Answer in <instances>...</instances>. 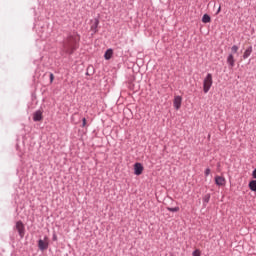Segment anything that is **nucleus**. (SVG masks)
<instances>
[{"label": "nucleus", "instance_id": "f257e3e1", "mask_svg": "<svg viewBox=\"0 0 256 256\" xmlns=\"http://www.w3.org/2000/svg\"><path fill=\"white\" fill-rule=\"evenodd\" d=\"M62 47L64 53H66L67 55H73L76 49H79V39H77V35L68 34V36L62 43Z\"/></svg>", "mask_w": 256, "mask_h": 256}, {"label": "nucleus", "instance_id": "f03ea898", "mask_svg": "<svg viewBox=\"0 0 256 256\" xmlns=\"http://www.w3.org/2000/svg\"><path fill=\"white\" fill-rule=\"evenodd\" d=\"M211 87H213V74L208 73L203 81V91L204 93H209Z\"/></svg>", "mask_w": 256, "mask_h": 256}, {"label": "nucleus", "instance_id": "7ed1b4c3", "mask_svg": "<svg viewBox=\"0 0 256 256\" xmlns=\"http://www.w3.org/2000/svg\"><path fill=\"white\" fill-rule=\"evenodd\" d=\"M16 231H18V235L20 239H23L25 237V225L22 221H17L15 225Z\"/></svg>", "mask_w": 256, "mask_h": 256}, {"label": "nucleus", "instance_id": "20e7f679", "mask_svg": "<svg viewBox=\"0 0 256 256\" xmlns=\"http://www.w3.org/2000/svg\"><path fill=\"white\" fill-rule=\"evenodd\" d=\"M33 121L35 123L43 121V110H37L33 113Z\"/></svg>", "mask_w": 256, "mask_h": 256}, {"label": "nucleus", "instance_id": "39448f33", "mask_svg": "<svg viewBox=\"0 0 256 256\" xmlns=\"http://www.w3.org/2000/svg\"><path fill=\"white\" fill-rule=\"evenodd\" d=\"M38 249L40 251H47L49 249V242H45L43 239L38 240Z\"/></svg>", "mask_w": 256, "mask_h": 256}, {"label": "nucleus", "instance_id": "423d86ee", "mask_svg": "<svg viewBox=\"0 0 256 256\" xmlns=\"http://www.w3.org/2000/svg\"><path fill=\"white\" fill-rule=\"evenodd\" d=\"M181 103H183V98L181 96H175L173 105L177 111H179V109H181Z\"/></svg>", "mask_w": 256, "mask_h": 256}, {"label": "nucleus", "instance_id": "0eeeda50", "mask_svg": "<svg viewBox=\"0 0 256 256\" xmlns=\"http://www.w3.org/2000/svg\"><path fill=\"white\" fill-rule=\"evenodd\" d=\"M143 173V164L136 162L134 164V175H141Z\"/></svg>", "mask_w": 256, "mask_h": 256}, {"label": "nucleus", "instance_id": "6e6552de", "mask_svg": "<svg viewBox=\"0 0 256 256\" xmlns=\"http://www.w3.org/2000/svg\"><path fill=\"white\" fill-rule=\"evenodd\" d=\"M99 27V18H95L90 29L93 32L92 35H95V33H97Z\"/></svg>", "mask_w": 256, "mask_h": 256}, {"label": "nucleus", "instance_id": "1a4fd4ad", "mask_svg": "<svg viewBox=\"0 0 256 256\" xmlns=\"http://www.w3.org/2000/svg\"><path fill=\"white\" fill-rule=\"evenodd\" d=\"M226 61L228 63L229 69H233V67H235V57L233 54H229Z\"/></svg>", "mask_w": 256, "mask_h": 256}, {"label": "nucleus", "instance_id": "9d476101", "mask_svg": "<svg viewBox=\"0 0 256 256\" xmlns=\"http://www.w3.org/2000/svg\"><path fill=\"white\" fill-rule=\"evenodd\" d=\"M225 183H226L225 177L223 176L215 177V184L218 185V187H223Z\"/></svg>", "mask_w": 256, "mask_h": 256}, {"label": "nucleus", "instance_id": "9b49d317", "mask_svg": "<svg viewBox=\"0 0 256 256\" xmlns=\"http://www.w3.org/2000/svg\"><path fill=\"white\" fill-rule=\"evenodd\" d=\"M253 53V46H249L243 54V59H249L251 57V54Z\"/></svg>", "mask_w": 256, "mask_h": 256}, {"label": "nucleus", "instance_id": "f8f14e48", "mask_svg": "<svg viewBox=\"0 0 256 256\" xmlns=\"http://www.w3.org/2000/svg\"><path fill=\"white\" fill-rule=\"evenodd\" d=\"M113 57V50L111 48L107 49L106 52L104 53V59L106 61H109Z\"/></svg>", "mask_w": 256, "mask_h": 256}, {"label": "nucleus", "instance_id": "ddd939ff", "mask_svg": "<svg viewBox=\"0 0 256 256\" xmlns=\"http://www.w3.org/2000/svg\"><path fill=\"white\" fill-rule=\"evenodd\" d=\"M250 191L256 193V180H251L248 184Z\"/></svg>", "mask_w": 256, "mask_h": 256}, {"label": "nucleus", "instance_id": "4468645a", "mask_svg": "<svg viewBox=\"0 0 256 256\" xmlns=\"http://www.w3.org/2000/svg\"><path fill=\"white\" fill-rule=\"evenodd\" d=\"M202 23H211V16H209V14H204L202 16Z\"/></svg>", "mask_w": 256, "mask_h": 256}, {"label": "nucleus", "instance_id": "2eb2a0df", "mask_svg": "<svg viewBox=\"0 0 256 256\" xmlns=\"http://www.w3.org/2000/svg\"><path fill=\"white\" fill-rule=\"evenodd\" d=\"M166 209H167V211H170V213H178V211H180L179 206H176V207H167Z\"/></svg>", "mask_w": 256, "mask_h": 256}, {"label": "nucleus", "instance_id": "dca6fc26", "mask_svg": "<svg viewBox=\"0 0 256 256\" xmlns=\"http://www.w3.org/2000/svg\"><path fill=\"white\" fill-rule=\"evenodd\" d=\"M211 201V194H205L203 197V203H209Z\"/></svg>", "mask_w": 256, "mask_h": 256}, {"label": "nucleus", "instance_id": "f3484780", "mask_svg": "<svg viewBox=\"0 0 256 256\" xmlns=\"http://www.w3.org/2000/svg\"><path fill=\"white\" fill-rule=\"evenodd\" d=\"M231 51H232L233 54L237 53V52L239 51V46L233 45V46L231 47Z\"/></svg>", "mask_w": 256, "mask_h": 256}, {"label": "nucleus", "instance_id": "a211bd4d", "mask_svg": "<svg viewBox=\"0 0 256 256\" xmlns=\"http://www.w3.org/2000/svg\"><path fill=\"white\" fill-rule=\"evenodd\" d=\"M204 175H205V177H209V175H211V169L206 168L205 171H204Z\"/></svg>", "mask_w": 256, "mask_h": 256}, {"label": "nucleus", "instance_id": "6ab92c4d", "mask_svg": "<svg viewBox=\"0 0 256 256\" xmlns=\"http://www.w3.org/2000/svg\"><path fill=\"white\" fill-rule=\"evenodd\" d=\"M192 256H201V251H199V250H194V251L192 252Z\"/></svg>", "mask_w": 256, "mask_h": 256}, {"label": "nucleus", "instance_id": "aec40b11", "mask_svg": "<svg viewBox=\"0 0 256 256\" xmlns=\"http://www.w3.org/2000/svg\"><path fill=\"white\" fill-rule=\"evenodd\" d=\"M49 77H50V83H53V81L55 80V75H53V73H50Z\"/></svg>", "mask_w": 256, "mask_h": 256}, {"label": "nucleus", "instance_id": "412c9836", "mask_svg": "<svg viewBox=\"0 0 256 256\" xmlns=\"http://www.w3.org/2000/svg\"><path fill=\"white\" fill-rule=\"evenodd\" d=\"M87 125V119L82 118V127H85Z\"/></svg>", "mask_w": 256, "mask_h": 256}, {"label": "nucleus", "instance_id": "4be33fe9", "mask_svg": "<svg viewBox=\"0 0 256 256\" xmlns=\"http://www.w3.org/2000/svg\"><path fill=\"white\" fill-rule=\"evenodd\" d=\"M52 241H57V234H53V236H52Z\"/></svg>", "mask_w": 256, "mask_h": 256}, {"label": "nucleus", "instance_id": "5701e85b", "mask_svg": "<svg viewBox=\"0 0 256 256\" xmlns=\"http://www.w3.org/2000/svg\"><path fill=\"white\" fill-rule=\"evenodd\" d=\"M221 13V6L218 7V10L216 11V15H219Z\"/></svg>", "mask_w": 256, "mask_h": 256}]
</instances>
